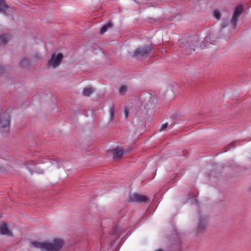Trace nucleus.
<instances>
[{"mask_svg":"<svg viewBox=\"0 0 251 251\" xmlns=\"http://www.w3.org/2000/svg\"><path fill=\"white\" fill-rule=\"evenodd\" d=\"M64 243L61 239H54L52 243L48 242H33L32 246L36 248H39L42 251H59L63 247Z\"/></svg>","mask_w":251,"mask_h":251,"instance_id":"f257e3e1","label":"nucleus"},{"mask_svg":"<svg viewBox=\"0 0 251 251\" xmlns=\"http://www.w3.org/2000/svg\"><path fill=\"white\" fill-rule=\"evenodd\" d=\"M180 42L181 47H185L187 52L189 54L195 50V47L196 45H198V37L196 36L182 38Z\"/></svg>","mask_w":251,"mask_h":251,"instance_id":"f03ea898","label":"nucleus"},{"mask_svg":"<svg viewBox=\"0 0 251 251\" xmlns=\"http://www.w3.org/2000/svg\"><path fill=\"white\" fill-rule=\"evenodd\" d=\"M63 58V55L61 53L58 54L52 53L50 59L48 61V66L53 68H56L60 65Z\"/></svg>","mask_w":251,"mask_h":251,"instance_id":"7ed1b4c3","label":"nucleus"},{"mask_svg":"<svg viewBox=\"0 0 251 251\" xmlns=\"http://www.w3.org/2000/svg\"><path fill=\"white\" fill-rule=\"evenodd\" d=\"M152 49L151 45L139 47L132 52L131 55L134 57L138 56H145L150 53Z\"/></svg>","mask_w":251,"mask_h":251,"instance_id":"20e7f679","label":"nucleus"},{"mask_svg":"<svg viewBox=\"0 0 251 251\" xmlns=\"http://www.w3.org/2000/svg\"><path fill=\"white\" fill-rule=\"evenodd\" d=\"M10 124L9 116L3 114L0 117V130L2 132H7Z\"/></svg>","mask_w":251,"mask_h":251,"instance_id":"39448f33","label":"nucleus"},{"mask_svg":"<svg viewBox=\"0 0 251 251\" xmlns=\"http://www.w3.org/2000/svg\"><path fill=\"white\" fill-rule=\"evenodd\" d=\"M131 151V149L130 148H125L123 149L116 148L110 151V152L112 155L113 158L115 160H117L121 158L124 154L127 153Z\"/></svg>","mask_w":251,"mask_h":251,"instance_id":"423d86ee","label":"nucleus"},{"mask_svg":"<svg viewBox=\"0 0 251 251\" xmlns=\"http://www.w3.org/2000/svg\"><path fill=\"white\" fill-rule=\"evenodd\" d=\"M243 11V9L242 5H239L235 8L232 18L231 19V23L233 28H235L236 27L237 20L242 14Z\"/></svg>","mask_w":251,"mask_h":251,"instance_id":"0eeeda50","label":"nucleus"},{"mask_svg":"<svg viewBox=\"0 0 251 251\" xmlns=\"http://www.w3.org/2000/svg\"><path fill=\"white\" fill-rule=\"evenodd\" d=\"M147 201H148V198L146 196L137 193H134L130 195L128 199L129 202H141Z\"/></svg>","mask_w":251,"mask_h":251,"instance_id":"6e6552de","label":"nucleus"},{"mask_svg":"<svg viewBox=\"0 0 251 251\" xmlns=\"http://www.w3.org/2000/svg\"><path fill=\"white\" fill-rule=\"evenodd\" d=\"M0 234L1 235H6L12 236L11 232L9 230L7 225L2 223L0 224Z\"/></svg>","mask_w":251,"mask_h":251,"instance_id":"1a4fd4ad","label":"nucleus"},{"mask_svg":"<svg viewBox=\"0 0 251 251\" xmlns=\"http://www.w3.org/2000/svg\"><path fill=\"white\" fill-rule=\"evenodd\" d=\"M206 220L200 219L198 227V232L201 233L205 228Z\"/></svg>","mask_w":251,"mask_h":251,"instance_id":"9d476101","label":"nucleus"},{"mask_svg":"<svg viewBox=\"0 0 251 251\" xmlns=\"http://www.w3.org/2000/svg\"><path fill=\"white\" fill-rule=\"evenodd\" d=\"M113 26L112 23L108 21L105 24L103 25L101 27L100 29V32L101 34H103L105 33L107 30L109 28Z\"/></svg>","mask_w":251,"mask_h":251,"instance_id":"9b49d317","label":"nucleus"},{"mask_svg":"<svg viewBox=\"0 0 251 251\" xmlns=\"http://www.w3.org/2000/svg\"><path fill=\"white\" fill-rule=\"evenodd\" d=\"M94 89L91 87H87L83 89V94L86 97H89L94 92Z\"/></svg>","mask_w":251,"mask_h":251,"instance_id":"f8f14e48","label":"nucleus"},{"mask_svg":"<svg viewBox=\"0 0 251 251\" xmlns=\"http://www.w3.org/2000/svg\"><path fill=\"white\" fill-rule=\"evenodd\" d=\"M9 8L8 5L6 3L5 0H0V12H4V10Z\"/></svg>","mask_w":251,"mask_h":251,"instance_id":"ddd939ff","label":"nucleus"},{"mask_svg":"<svg viewBox=\"0 0 251 251\" xmlns=\"http://www.w3.org/2000/svg\"><path fill=\"white\" fill-rule=\"evenodd\" d=\"M20 65L21 68H26L29 67L30 62L28 59L24 58L21 60Z\"/></svg>","mask_w":251,"mask_h":251,"instance_id":"4468645a","label":"nucleus"},{"mask_svg":"<svg viewBox=\"0 0 251 251\" xmlns=\"http://www.w3.org/2000/svg\"><path fill=\"white\" fill-rule=\"evenodd\" d=\"M109 117L110 121H112L114 118V115L115 113V107L112 104L109 107Z\"/></svg>","mask_w":251,"mask_h":251,"instance_id":"2eb2a0df","label":"nucleus"},{"mask_svg":"<svg viewBox=\"0 0 251 251\" xmlns=\"http://www.w3.org/2000/svg\"><path fill=\"white\" fill-rule=\"evenodd\" d=\"M9 40V36L7 34H4L0 36V43L5 44Z\"/></svg>","mask_w":251,"mask_h":251,"instance_id":"dca6fc26","label":"nucleus"},{"mask_svg":"<svg viewBox=\"0 0 251 251\" xmlns=\"http://www.w3.org/2000/svg\"><path fill=\"white\" fill-rule=\"evenodd\" d=\"M127 91V87L126 86H121L119 88V93L121 95H124Z\"/></svg>","mask_w":251,"mask_h":251,"instance_id":"f3484780","label":"nucleus"},{"mask_svg":"<svg viewBox=\"0 0 251 251\" xmlns=\"http://www.w3.org/2000/svg\"><path fill=\"white\" fill-rule=\"evenodd\" d=\"M214 17L217 19H219L220 17H221V14H220V12L218 11V10H215L214 11Z\"/></svg>","mask_w":251,"mask_h":251,"instance_id":"a211bd4d","label":"nucleus"},{"mask_svg":"<svg viewBox=\"0 0 251 251\" xmlns=\"http://www.w3.org/2000/svg\"><path fill=\"white\" fill-rule=\"evenodd\" d=\"M150 99L152 104H155L157 101V98L155 96L150 97Z\"/></svg>","mask_w":251,"mask_h":251,"instance_id":"6ab92c4d","label":"nucleus"},{"mask_svg":"<svg viewBox=\"0 0 251 251\" xmlns=\"http://www.w3.org/2000/svg\"><path fill=\"white\" fill-rule=\"evenodd\" d=\"M119 228H116L114 229L113 234H114V236H115L116 237V238H117L119 236L120 233H119Z\"/></svg>","mask_w":251,"mask_h":251,"instance_id":"aec40b11","label":"nucleus"},{"mask_svg":"<svg viewBox=\"0 0 251 251\" xmlns=\"http://www.w3.org/2000/svg\"><path fill=\"white\" fill-rule=\"evenodd\" d=\"M168 126V124L167 123H165V124H164L162 125L160 129H159V131H161L163 130H164Z\"/></svg>","mask_w":251,"mask_h":251,"instance_id":"412c9836","label":"nucleus"},{"mask_svg":"<svg viewBox=\"0 0 251 251\" xmlns=\"http://www.w3.org/2000/svg\"><path fill=\"white\" fill-rule=\"evenodd\" d=\"M124 110L125 117H126V118H127L128 117V109L126 107H125L124 108Z\"/></svg>","mask_w":251,"mask_h":251,"instance_id":"4be33fe9","label":"nucleus"},{"mask_svg":"<svg viewBox=\"0 0 251 251\" xmlns=\"http://www.w3.org/2000/svg\"><path fill=\"white\" fill-rule=\"evenodd\" d=\"M205 44H206V42H203L202 43V44L201 45V48H204L205 47H206L207 46L205 45Z\"/></svg>","mask_w":251,"mask_h":251,"instance_id":"5701e85b","label":"nucleus"},{"mask_svg":"<svg viewBox=\"0 0 251 251\" xmlns=\"http://www.w3.org/2000/svg\"><path fill=\"white\" fill-rule=\"evenodd\" d=\"M35 59L36 60H38L40 58V55L38 54H36V55L35 56Z\"/></svg>","mask_w":251,"mask_h":251,"instance_id":"b1692460","label":"nucleus"},{"mask_svg":"<svg viewBox=\"0 0 251 251\" xmlns=\"http://www.w3.org/2000/svg\"><path fill=\"white\" fill-rule=\"evenodd\" d=\"M156 251H163L162 250L159 249L156 250Z\"/></svg>","mask_w":251,"mask_h":251,"instance_id":"393cba45","label":"nucleus"},{"mask_svg":"<svg viewBox=\"0 0 251 251\" xmlns=\"http://www.w3.org/2000/svg\"><path fill=\"white\" fill-rule=\"evenodd\" d=\"M226 25H227V24H226V25H225L223 27H225Z\"/></svg>","mask_w":251,"mask_h":251,"instance_id":"a878e982","label":"nucleus"},{"mask_svg":"<svg viewBox=\"0 0 251 251\" xmlns=\"http://www.w3.org/2000/svg\"><path fill=\"white\" fill-rule=\"evenodd\" d=\"M54 163H56V161H53V162H52V164H53Z\"/></svg>","mask_w":251,"mask_h":251,"instance_id":"bb28decb","label":"nucleus"}]
</instances>
